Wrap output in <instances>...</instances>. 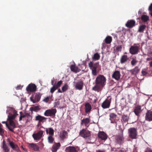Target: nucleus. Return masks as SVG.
I'll use <instances>...</instances> for the list:
<instances>
[{
    "label": "nucleus",
    "mask_w": 152,
    "mask_h": 152,
    "mask_svg": "<svg viewBox=\"0 0 152 152\" xmlns=\"http://www.w3.org/2000/svg\"><path fill=\"white\" fill-rule=\"evenodd\" d=\"M106 83V77L103 75H99L95 80V85L92 89L95 91H101Z\"/></svg>",
    "instance_id": "1"
},
{
    "label": "nucleus",
    "mask_w": 152,
    "mask_h": 152,
    "mask_svg": "<svg viewBox=\"0 0 152 152\" xmlns=\"http://www.w3.org/2000/svg\"><path fill=\"white\" fill-rule=\"evenodd\" d=\"M99 62L94 63L93 61H90L88 64V66L91 70L92 73L93 75L96 76L97 75V69L99 66Z\"/></svg>",
    "instance_id": "2"
},
{
    "label": "nucleus",
    "mask_w": 152,
    "mask_h": 152,
    "mask_svg": "<svg viewBox=\"0 0 152 152\" xmlns=\"http://www.w3.org/2000/svg\"><path fill=\"white\" fill-rule=\"evenodd\" d=\"M137 128L131 127L128 129L129 136L132 139L137 138Z\"/></svg>",
    "instance_id": "3"
},
{
    "label": "nucleus",
    "mask_w": 152,
    "mask_h": 152,
    "mask_svg": "<svg viewBox=\"0 0 152 152\" xmlns=\"http://www.w3.org/2000/svg\"><path fill=\"white\" fill-rule=\"evenodd\" d=\"M41 147H40L37 144L34 143H31L28 144V147L29 148L32 149L35 151H39L43 147L44 145L42 143Z\"/></svg>",
    "instance_id": "4"
},
{
    "label": "nucleus",
    "mask_w": 152,
    "mask_h": 152,
    "mask_svg": "<svg viewBox=\"0 0 152 152\" xmlns=\"http://www.w3.org/2000/svg\"><path fill=\"white\" fill-rule=\"evenodd\" d=\"M87 128H86L85 129H83L79 132L80 135L85 139L91 136L90 132L88 130H87Z\"/></svg>",
    "instance_id": "5"
},
{
    "label": "nucleus",
    "mask_w": 152,
    "mask_h": 152,
    "mask_svg": "<svg viewBox=\"0 0 152 152\" xmlns=\"http://www.w3.org/2000/svg\"><path fill=\"white\" fill-rule=\"evenodd\" d=\"M124 140L123 134H120L115 136V142L116 144L121 145L124 143Z\"/></svg>",
    "instance_id": "6"
},
{
    "label": "nucleus",
    "mask_w": 152,
    "mask_h": 152,
    "mask_svg": "<svg viewBox=\"0 0 152 152\" xmlns=\"http://www.w3.org/2000/svg\"><path fill=\"white\" fill-rule=\"evenodd\" d=\"M139 48L137 46L133 45L131 46L129 48L130 53L132 55L136 54L139 52Z\"/></svg>",
    "instance_id": "7"
},
{
    "label": "nucleus",
    "mask_w": 152,
    "mask_h": 152,
    "mask_svg": "<svg viewBox=\"0 0 152 152\" xmlns=\"http://www.w3.org/2000/svg\"><path fill=\"white\" fill-rule=\"evenodd\" d=\"M44 131L39 130L38 132L32 134V137L35 140H38L41 138L43 135Z\"/></svg>",
    "instance_id": "8"
},
{
    "label": "nucleus",
    "mask_w": 152,
    "mask_h": 152,
    "mask_svg": "<svg viewBox=\"0 0 152 152\" xmlns=\"http://www.w3.org/2000/svg\"><path fill=\"white\" fill-rule=\"evenodd\" d=\"M56 112V109H48L45 111L44 115L46 116H51L55 115Z\"/></svg>",
    "instance_id": "9"
},
{
    "label": "nucleus",
    "mask_w": 152,
    "mask_h": 152,
    "mask_svg": "<svg viewBox=\"0 0 152 152\" xmlns=\"http://www.w3.org/2000/svg\"><path fill=\"white\" fill-rule=\"evenodd\" d=\"M111 101V98L109 99V98L107 97L102 103L101 105L102 108L103 109L108 108L110 106Z\"/></svg>",
    "instance_id": "10"
},
{
    "label": "nucleus",
    "mask_w": 152,
    "mask_h": 152,
    "mask_svg": "<svg viewBox=\"0 0 152 152\" xmlns=\"http://www.w3.org/2000/svg\"><path fill=\"white\" fill-rule=\"evenodd\" d=\"M7 141L9 142V144L13 150L18 151L19 150V148L18 145L12 141H10L9 139H7Z\"/></svg>",
    "instance_id": "11"
},
{
    "label": "nucleus",
    "mask_w": 152,
    "mask_h": 152,
    "mask_svg": "<svg viewBox=\"0 0 152 152\" xmlns=\"http://www.w3.org/2000/svg\"><path fill=\"white\" fill-rule=\"evenodd\" d=\"M36 86L34 84L32 83L29 84L26 88L27 91L31 92H34L36 91Z\"/></svg>",
    "instance_id": "12"
},
{
    "label": "nucleus",
    "mask_w": 152,
    "mask_h": 152,
    "mask_svg": "<svg viewBox=\"0 0 152 152\" xmlns=\"http://www.w3.org/2000/svg\"><path fill=\"white\" fill-rule=\"evenodd\" d=\"M135 25V21L133 20H129L126 24V26L129 28H132Z\"/></svg>",
    "instance_id": "13"
},
{
    "label": "nucleus",
    "mask_w": 152,
    "mask_h": 152,
    "mask_svg": "<svg viewBox=\"0 0 152 152\" xmlns=\"http://www.w3.org/2000/svg\"><path fill=\"white\" fill-rule=\"evenodd\" d=\"M145 119L148 121H152V111L151 110L147 111L145 114Z\"/></svg>",
    "instance_id": "14"
},
{
    "label": "nucleus",
    "mask_w": 152,
    "mask_h": 152,
    "mask_svg": "<svg viewBox=\"0 0 152 152\" xmlns=\"http://www.w3.org/2000/svg\"><path fill=\"white\" fill-rule=\"evenodd\" d=\"M142 110L141 108V106L137 105L134 107V112L136 115L139 116Z\"/></svg>",
    "instance_id": "15"
},
{
    "label": "nucleus",
    "mask_w": 152,
    "mask_h": 152,
    "mask_svg": "<svg viewBox=\"0 0 152 152\" xmlns=\"http://www.w3.org/2000/svg\"><path fill=\"white\" fill-rule=\"evenodd\" d=\"M41 96V94L39 93H37L35 96L34 99L32 98L31 97V100L32 102L33 103H35L40 100Z\"/></svg>",
    "instance_id": "16"
},
{
    "label": "nucleus",
    "mask_w": 152,
    "mask_h": 152,
    "mask_svg": "<svg viewBox=\"0 0 152 152\" xmlns=\"http://www.w3.org/2000/svg\"><path fill=\"white\" fill-rule=\"evenodd\" d=\"M90 122V119L89 118H84L81 120V125H84L86 127V128H87L89 126V123Z\"/></svg>",
    "instance_id": "17"
},
{
    "label": "nucleus",
    "mask_w": 152,
    "mask_h": 152,
    "mask_svg": "<svg viewBox=\"0 0 152 152\" xmlns=\"http://www.w3.org/2000/svg\"><path fill=\"white\" fill-rule=\"evenodd\" d=\"M98 137L101 140H105L107 138V134L103 131H100L98 133Z\"/></svg>",
    "instance_id": "18"
},
{
    "label": "nucleus",
    "mask_w": 152,
    "mask_h": 152,
    "mask_svg": "<svg viewBox=\"0 0 152 152\" xmlns=\"http://www.w3.org/2000/svg\"><path fill=\"white\" fill-rule=\"evenodd\" d=\"M78 150L77 147L70 146L66 148V152H78Z\"/></svg>",
    "instance_id": "19"
},
{
    "label": "nucleus",
    "mask_w": 152,
    "mask_h": 152,
    "mask_svg": "<svg viewBox=\"0 0 152 152\" xmlns=\"http://www.w3.org/2000/svg\"><path fill=\"white\" fill-rule=\"evenodd\" d=\"M61 146L60 143H56L53 145L51 148L52 152H56Z\"/></svg>",
    "instance_id": "20"
},
{
    "label": "nucleus",
    "mask_w": 152,
    "mask_h": 152,
    "mask_svg": "<svg viewBox=\"0 0 152 152\" xmlns=\"http://www.w3.org/2000/svg\"><path fill=\"white\" fill-rule=\"evenodd\" d=\"M120 72L118 71H115L112 75V78L117 80H118L120 78Z\"/></svg>",
    "instance_id": "21"
},
{
    "label": "nucleus",
    "mask_w": 152,
    "mask_h": 152,
    "mask_svg": "<svg viewBox=\"0 0 152 152\" xmlns=\"http://www.w3.org/2000/svg\"><path fill=\"white\" fill-rule=\"evenodd\" d=\"M140 71V68L138 66H135L134 68L133 69L130 71L131 74L136 75Z\"/></svg>",
    "instance_id": "22"
},
{
    "label": "nucleus",
    "mask_w": 152,
    "mask_h": 152,
    "mask_svg": "<svg viewBox=\"0 0 152 152\" xmlns=\"http://www.w3.org/2000/svg\"><path fill=\"white\" fill-rule=\"evenodd\" d=\"M46 119L47 118L38 115L35 116V120L36 121H38L39 122H42L43 123L46 121Z\"/></svg>",
    "instance_id": "23"
},
{
    "label": "nucleus",
    "mask_w": 152,
    "mask_h": 152,
    "mask_svg": "<svg viewBox=\"0 0 152 152\" xmlns=\"http://www.w3.org/2000/svg\"><path fill=\"white\" fill-rule=\"evenodd\" d=\"M1 148L4 152H10V148L7 145L4 140H3Z\"/></svg>",
    "instance_id": "24"
},
{
    "label": "nucleus",
    "mask_w": 152,
    "mask_h": 152,
    "mask_svg": "<svg viewBox=\"0 0 152 152\" xmlns=\"http://www.w3.org/2000/svg\"><path fill=\"white\" fill-rule=\"evenodd\" d=\"M83 87V83L81 81L78 82L76 84L75 88L79 90H81Z\"/></svg>",
    "instance_id": "25"
},
{
    "label": "nucleus",
    "mask_w": 152,
    "mask_h": 152,
    "mask_svg": "<svg viewBox=\"0 0 152 152\" xmlns=\"http://www.w3.org/2000/svg\"><path fill=\"white\" fill-rule=\"evenodd\" d=\"M128 56L126 55H123L120 59V62L121 64H124L128 60Z\"/></svg>",
    "instance_id": "26"
},
{
    "label": "nucleus",
    "mask_w": 152,
    "mask_h": 152,
    "mask_svg": "<svg viewBox=\"0 0 152 152\" xmlns=\"http://www.w3.org/2000/svg\"><path fill=\"white\" fill-rule=\"evenodd\" d=\"M85 111L86 113H90L91 109V107L90 104L87 103L85 105Z\"/></svg>",
    "instance_id": "27"
},
{
    "label": "nucleus",
    "mask_w": 152,
    "mask_h": 152,
    "mask_svg": "<svg viewBox=\"0 0 152 152\" xmlns=\"http://www.w3.org/2000/svg\"><path fill=\"white\" fill-rule=\"evenodd\" d=\"M129 118L127 115L123 114L121 117V121L122 123L127 122L129 120Z\"/></svg>",
    "instance_id": "28"
},
{
    "label": "nucleus",
    "mask_w": 152,
    "mask_h": 152,
    "mask_svg": "<svg viewBox=\"0 0 152 152\" xmlns=\"http://www.w3.org/2000/svg\"><path fill=\"white\" fill-rule=\"evenodd\" d=\"M71 70L74 72H77L79 71L78 68L76 66L75 64L71 65L70 66Z\"/></svg>",
    "instance_id": "29"
},
{
    "label": "nucleus",
    "mask_w": 152,
    "mask_h": 152,
    "mask_svg": "<svg viewBox=\"0 0 152 152\" xmlns=\"http://www.w3.org/2000/svg\"><path fill=\"white\" fill-rule=\"evenodd\" d=\"M67 136V132L65 130H63L60 134V137L62 140H64L66 138Z\"/></svg>",
    "instance_id": "30"
},
{
    "label": "nucleus",
    "mask_w": 152,
    "mask_h": 152,
    "mask_svg": "<svg viewBox=\"0 0 152 152\" xmlns=\"http://www.w3.org/2000/svg\"><path fill=\"white\" fill-rule=\"evenodd\" d=\"M112 41V38L111 37L108 36L105 39V42L106 44H110Z\"/></svg>",
    "instance_id": "31"
},
{
    "label": "nucleus",
    "mask_w": 152,
    "mask_h": 152,
    "mask_svg": "<svg viewBox=\"0 0 152 152\" xmlns=\"http://www.w3.org/2000/svg\"><path fill=\"white\" fill-rule=\"evenodd\" d=\"M40 108L38 106H35L33 107H31L30 109V110L32 113L33 111H34L35 112H37V111L39 110Z\"/></svg>",
    "instance_id": "32"
},
{
    "label": "nucleus",
    "mask_w": 152,
    "mask_h": 152,
    "mask_svg": "<svg viewBox=\"0 0 152 152\" xmlns=\"http://www.w3.org/2000/svg\"><path fill=\"white\" fill-rule=\"evenodd\" d=\"M17 114L16 113H15L13 114H9L8 115V119L9 121H13L14 119Z\"/></svg>",
    "instance_id": "33"
},
{
    "label": "nucleus",
    "mask_w": 152,
    "mask_h": 152,
    "mask_svg": "<svg viewBox=\"0 0 152 152\" xmlns=\"http://www.w3.org/2000/svg\"><path fill=\"white\" fill-rule=\"evenodd\" d=\"M53 136H49L48 137V142L50 144H52L54 141V139Z\"/></svg>",
    "instance_id": "34"
},
{
    "label": "nucleus",
    "mask_w": 152,
    "mask_h": 152,
    "mask_svg": "<svg viewBox=\"0 0 152 152\" xmlns=\"http://www.w3.org/2000/svg\"><path fill=\"white\" fill-rule=\"evenodd\" d=\"M100 58V56L98 53H95L92 57L93 59L94 60H97L99 59Z\"/></svg>",
    "instance_id": "35"
},
{
    "label": "nucleus",
    "mask_w": 152,
    "mask_h": 152,
    "mask_svg": "<svg viewBox=\"0 0 152 152\" xmlns=\"http://www.w3.org/2000/svg\"><path fill=\"white\" fill-rule=\"evenodd\" d=\"M146 26L145 25L140 26L138 30V32H143L146 28Z\"/></svg>",
    "instance_id": "36"
},
{
    "label": "nucleus",
    "mask_w": 152,
    "mask_h": 152,
    "mask_svg": "<svg viewBox=\"0 0 152 152\" xmlns=\"http://www.w3.org/2000/svg\"><path fill=\"white\" fill-rule=\"evenodd\" d=\"M142 20L145 22L149 20V17L148 16L145 15H143L141 17Z\"/></svg>",
    "instance_id": "37"
},
{
    "label": "nucleus",
    "mask_w": 152,
    "mask_h": 152,
    "mask_svg": "<svg viewBox=\"0 0 152 152\" xmlns=\"http://www.w3.org/2000/svg\"><path fill=\"white\" fill-rule=\"evenodd\" d=\"M117 115L115 113H111L110 114V117L111 119L115 120L117 117Z\"/></svg>",
    "instance_id": "38"
},
{
    "label": "nucleus",
    "mask_w": 152,
    "mask_h": 152,
    "mask_svg": "<svg viewBox=\"0 0 152 152\" xmlns=\"http://www.w3.org/2000/svg\"><path fill=\"white\" fill-rule=\"evenodd\" d=\"M49 136H53L54 133V130L53 128L51 127L48 128Z\"/></svg>",
    "instance_id": "39"
},
{
    "label": "nucleus",
    "mask_w": 152,
    "mask_h": 152,
    "mask_svg": "<svg viewBox=\"0 0 152 152\" xmlns=\"http://www.w3.org/2000/svg\"><path fill=\"white\" fill-rule=\"evenodd\" d=\"M52 96H53L52 95L51 96H49L43 99V101L46 103L48 102L49 101L50 99H52Z\"/></svg>",
    "instance_id": "40"
},
{
    "label": "nucleus",
    "mask_w": 152,
    "mask_h": 152,
    "mask_svg": "<svg viewBox=\"0 0 152 152\" xmlns=\"http://www.w3.org/2000/svg\"><path fill=\"white\" fill-rule=\"evenodd\" d=\"M26 117L27 118V120L28 121H30L31 120L32 118V116L31 115H30L29 113H26Z\"/></svg>",
    "instance_id": "41"
},
{
    "label": "nucleus",
    "mask_w": 152,
    "mask_h": 152,
    "mask_svg": "<svg viewBox=\"0 0 152 152\" xmlns=\"http://www.w3.org/2000/svg\"><path fill=\"white\" fill-rule=\"evenodd\" d=\"M68 86L66 84H65L62 87V91L63 92L66 91L68 89Z\"/></svg>",
    "instance_id": "42"
},
{
    "label": "nucleus",
    "mask_w": 152,
    "mask_h": 152,
    "mask_svg": "<svg viewBox=\"0 0 152 152\" xmlns=\"http://www.w3.org/2000/svg\"><path fill=\"white\" fill-rule=\"evenodd\" d=\"M62 81L60 80L58 81L57 83H56L54 85L58 88L59 87L62 83Z\"/></svg>",
    "instance_id": "43"
},
{
    "label": "nucleus",
    "mask_w": 152,
    "mask_h": 152,
    "mask_svg": "<svg viewBox=\"0 0 152 152\" xmlns=\"http://www.w3.org/2000/svg\"><path fill=\"white\" fill-rule=\"evenodd\" d=\"M9 121L10 125L12 127L13 129L16 128L15 123L13 121Z\"/></svg>",
    "instance_id": "44"
},
{
    "label": "nucleus",
    "mask_w": 152,
    "mask_h": 152,
    "mask_svg": "<svg viewBox=\"0 0 152 152\" xmlns=\"http://www.w3.org/2000/svg\"><path fill=\"white\" fill-rule=\"evenodd\" d=\"M137 62L138 61L136 58H133L131 62V64L132 66H134L136 64Z\"/></svg>",
    "instance_id": "45"
},
{
    "label": "nucleus",
    "mask_w": 152,
    "mask_h": 152,
    "mask_svg": "<svg viewBox=\"0 0 152 152\" xmlns=\"http://www.w3.org/2000/svg\"><path fill=\"white\" fill-rule=\"evenodd\" d=\"M2 123L3 124H5L6 126L8 128V129L11 132H14V131L13 130V129L10 128L8 124L7 123V122L5 121H3L2 122Z\"/></svg>",
    "instance_id": "46"
},
{
    "label": "nucleus",
    "mask_w": 152,
    "mask_h": 152,
    "mask_svg": "<svg viewBox=\"0 0 152 152\" xmlns=\"http://www.w3.org/2000/svg\"><path fill=\"white\" fill-rule=\"evenodd\" d=\"M22 112H20V116L19 118V121H21L22 120V118H24L26 117V113L25 114V115H22Z\"/></svg>",
    "instance_id": "47"
},
{
    "label": "nucleus",
    "mask_w": 152,
    "mask_h": 152,
    "mask_svg": "<svg viewBox=\"0 0 152 152\" xmlns=\"http://www.w3.org/2000/svg\"><path fill=\"white\" fill-rule=\"evenodd\" d=\"M57 88L54 85L52 87L50 88V92L53 93Z\"/></svg>",
    "instance_id": "48"
},
{
    "label": "nucleus",
    "mask_w": 152,
    "mask_h": 152,
    "mask_svg": "<svg viewBox=\"0 0 152 152\" xmlns=\"http://www.w3.org/2000/svg\"><path fill=\"white\" fill-rule=\"evenodd\" d=\"M122 49L121 45H118L116 47V50L118 51H121Z\"/></svg>",
    "instance_id": "49"
},
{
    "label": "nucleus",
    "mask_w": 152,
    "mask_h": 152,
    "mask_svg": "<svg viewBox=\"0 0 152 152\" xmlns=\"http://www.w3.org/2000/svg\"><path fill=\"white\" fill-rule=\"evenodd\" d=\"M60 104V102L59 101L55 102L54 103V107H58V106Z\"/></svg>",
    "instance_id": "50"
},
{
    "label": "nucleus",
    "mask_w": 152,
    "mask_h": 152,
    "mask_svg": "<svg viewBox=\"0 0 152 152\" xmlns=\"http://www.w3.org/2000/svg\"><path fill=\"white\" fill-rule=\"evenodd\" d=\"M141 73L143 76H145L147 74V72L143 69Z\"/></svg>",
    "instance_id": "51"
},
{
    "label": "nucleus",
    "mask_w": 152,
    "mask_h": 152,
    "mask_svg": "<svg viewBox=\"0 0 152 152\" xmlns=\"http://www.w3.org/2000/svg\"><path fill=\"white\" fill-rule=\"evenodd\" d=\"M4 132L3 129L0 127V134L2 135L4 133Z\"/></svg>",
    "instance_id": "52"
},
{
    "label": "nucleus",
    "mask_w": 152,
    "mask_h": 152,
    "mask_svg": "<svg viewBox=\"0 0 152 152\" xmlns=\"http://www.w3.org/2000/svg\"><path fill=\"white\" fill-rule=\"evenodd\" d=\"M145 152H152V150L150 148H148Z\"/></svg>",
    "instance_id": "53"
},
{
    "label": "nucleus",
    "mask_w": 152,
    "mask_h": 152,
    "mask_svg": "<svg viewBox=\"0 0 152 152\" xmlns=\"http://www.w3.org/2000/svg\"><path fill=\"white\" fill-rule=\"evenodd\" d=\"M152 10V3L150 5L149 7L148 10Z\"/></svg>",
    "instance_id": "54"
},
{
    "label": "nucleus",
    "mask_w": 152,
    "mask_h": 152,
    "mask_svg": "<svg viewBox=\"0 0 152 152\" xmlns=\"http://www.w3.org/2000/svg\"><path fill=\"white\" fill-rule=\"evenodd\" d=\"M147 55L149 56H152V51L148 53L147 54Z\"/></svg>",
    "instance_id": "55"
},
{
    "label": "nucleus",
    "mask_w": 152,
    "mask_h": 152,
    "mask_svg": "<svg viewBox=\"0 0 152 152\" xmlns=\"http://www.w3.org/2000/svg\"><path fill=\"white\" fill-rule=\"evenodd\" d=\"M96 152H106L104 150H98L96 151Z\"/></svg>",
    "instance_id": "56"
},
{
    "label": "nucleus",
    "mask_w": 152,
    "mask_h": 152,
    "mask_svg": "<svg viewBox=\"0 0 152 152\" xmlns=\"http://www.w3.org/2000/svg\"><path fill=\"white\" fill-rule=\"evenodd\" d=\"M148 10L149 11V14L151 15V16H152V10Z\"/></svg>",
    "instance_id": "57"
},
{
    "label": "nucleus",
    "mask_w": 152,
    "mask_h": 152,
    "mask_svg": "<svg viewBox=\"0 0 152 152\" xmlns=\"http://www.w3.org/2000/svg\"><path fill=\"white\" fill-rule=\"evenodd\" d=\"M58 92L60 93L63 92L62 91V90H61L60 88L58 89Z\"/></svg>",
    "instance_id": "58"
},
{
    "label": "nucleus",
    "mask_w": 152,
    "mask_h": 152,
    "mask_svg": "<svg viewBox=\"0 0 152 152\" xmlns=\"http://www.w3.org/2000/svg\"><path fill=\"white\" fill-rule=\"evenodd\" d=\"M21 88V87L20 86H17L16 87V89L17 90H19V89H20V88Z\"/></svg>",
    "instance_id": "59"
},
{
    "label": "nucleus",
    "mask_w": 152,
    "mask_h": 152,
    "mask_svg": "<svg viewBox=\"0 0 152 152\" xmlns=\"http://www.w3.org/2000/svg\"><path fill=\"white\" fill-rule=\"evenodd\" d=\"M49 129L48 128V129L46 128V133L47 134H49Z\"/></svg>",
    "instance_id": "60"
},
{
    "label": "nucleus",
    "mask_w": 152,
    "mask_h": 152,
    "mask_svg": "<svg viewBox=\"0 0 152 152\" xmlns=\"http://www.w3.org/2000/svg\"><path fill=\"white\" fill-rule=\"evenodd\" d=\"M152 59V58H147L146 59V60L147 61H149L151 60Z\"/></svg>",
    "instance_id": "61"
},
{
    "label": "nucleus",
    "mask_w": 152,
    "mask_h": 152,
    "mask_svg": "<svg viewBox=\"0 0 152 152\" xmlns=\"http://www.w3.org/2000/svg\"><path fill=\"white\" fill-rule=\"evenodd\" d=\"M142 12L141 11L139 10L138 12V14H141V13Z\"/></svg>",
    "instance_id": "62"
},
{
    "label": "nucleus",
    "mask_w": 152,
    "mask_h": 152,
    "mask_svg": "<svg viewBox=\"0 0 152 152\" xmlns=\"http://www.w3.org/2000/svg\"><path fill=\"white\" fill-rule=\"evenodd\" d=\"M118 152H125V151L124 150H120Z\"/></svg>",
    "instance_id": "63"
},
{
    "label": "nucleus",
    "mask_w": 152,
    "mask_h": 152,
    "mask_svg": "<svg viewBox=\"0 0 152 152\" xmlns=\"http://www.w3.org/2000/svg\"><path fill=\"white\" fill-rule=\"evenodd\" d=\"M150 65L152 67V61L150 62Z\"/></svg>",
    "instance_id": "64"
}]
</instances>
